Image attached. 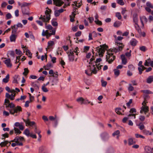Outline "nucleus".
<instances>
[{
  "mask_svg": "<svg viewBox=\"0 0 153 153\" xmlns=\"http://www.w3.org/2000/svg\"><path fill=\"white\" fill-rule=\"evenodd\" d=\"M45 28L48 29L46 30H43L42 34L43 36H46V37L47 39H48L52 35H55L56 33V29H53L52 26L50 25H47L46 23L45 24Z\"/></svg>",
  "mask_w": 153,
  "mask_h": 153,
  "instance_id": "f257e3e1",
  "label": "nucleus"
},
{
  "mask_svg": "<svg viewBox=\"0 0 153 153\" xmlns=\"http://www.w3.org/2000/svg\"><path fill=\"white\" fill-rule=\"evenodd\" d=\"M113 51L111 49L107 51V54L106 55V61L109 64L111 63L115 59V56L113 53Z\"/></svg>",
  "mask_w": 153,
  "mask_h": 153,
  "instance_id": "f03ea898",
  "label": "nucleus"
},
{
  "mask_svg": "<svg viewBox=\"0 0 153 153\" xmlns=\"http://www.w3.org/2000/svg\"><path fill=\"white\" fill-rule=\"evenodd\" d=\"M88 69L85 71V73L88 76H91L92 74H96L97 71L94 65H90L87 67Z\"/></svg>",
  "mask_w": 153,
  "mask_h": 153,
  "instance_id": "7ed1b4c3",
  "label": "nucleus"
},
{
  "mask_svg": "<svg viewBox=\"0 0 153 153\" xmlns=\"http://www.w3.org/2000/svg\"><path fill=\"white\" fill-rule=\"evenodd\" d=\"M115 43V45H117V47L111 49L112 51L115 53L121 51L124 47V45L122 43L118 42L117 40H116Z\"/></svg>",
  "mask_w": 153,
  "mask_h": 153,
  "instance_id": "20e7f679",
  "label": "nucleus"
},
{
  "mask_svg": "<svg viewBox=\"0 0 153 153\" xmlns=\"http://www.w3.org/2000/svg\"><path fill=\"white\" fill-rule=\"evenodd\" d=\"M25 138L23 137L17 136L11 142H15L17 143V145L22 146L23 145L22 142L25 141Z\"/></svg>",
  "mask_w": 153,
  "mask_h": 153,
  "instance_id": "39448f33",
  "label": "nucleus"
},
{
  "mask_svg": "<svg viewBox=\"0 0 153 153\" xmlns=\"http://www.w3.org/2000/svg\"><path fill=\"white\" fill-rule=\"evenodd\" d=\"M108 48L107 45H103L101 48H99L98 51L99 55L100 56L102 57L103 56L105 50L106 49Z\"/></svg>",
  "mask_w": 153,
  "mask_h": 153,
  "instance_id": "423d86ee",
  "label": "nucleus"
},
{
  "mask_svg": "<svg viewBox=\"0 0 153 153\" xmlns=\"http://www.w3.org/2000/svg\"><path fill=\"white\" fill-rule=\"evenodd\" d=\"M10 113L12 114H13L15 113H17L19 112L22 111L21 107L19 106H17L16 107H14L13 109H9Z\"/></svg>",
  "mask_w": 153,
  "mask_h": 153,
  "instance_id": "0eeeda50",
  "label": "nucleus"
},
{
  "mask_svg": "<svg viewBox=\"0 0 153 153\" xmlns=\"http://www.w3.org/2000/svg\"><path fill=\"white\" fill-rule=\"evenodd\" d=\"M4 104L6 108L10 107L12 108L11 109H13L15 107L14 105L12 103H10L9 100L7 99H5V100Z\"/></svg>",
  "mask_w": 153,
  "mask_h": 153,
  "instance_id": "6e6552de",
  "label": "nucleus"
},
{
  "mask_svg": "<svg viewBox=\"0 0 153 153\" xmlns=\"http://www.w3.org/2000/svg\"><path fill=\"white\" fill-rule=\"evenodd\" d=\"M50 19V16L49 15H45L42 16L41 15L39 18V19L42 20L43 22H48Z\"/></svg>",
  "mask_w": 153,
  "mask_h": 153,
  "instance_id": "1a4fd4ad",
  "label": "nucleus"
},
{
  "mask_svg": "<svg viewBox=\"0 0 153 153\" xmlns=\"http://www.w3.org/2000/svg\"><path fill=\"white\" fill-rule=\"evenodd\" d=\"M67 54L68 55L69 60L71 62H73L74 59V53L72 50H70L68 52Z\"/></svg>",
  "mask_w": 153,
  "mask_h": 153,
  "instance_id": "9d476101",
  "label": "nucleus"
},
{
  "mask_svg": "<svg viewBox=\"0 0 153 153\" xmlns=\"http://www.w3.org/2000/svg\"><path fill=\"white\" fill-rule=\"evenodd\" d=\"M149 111V108L147 106H142L141 108L140 113L143 114L144 113L145 114H146Z\"/></svg>",
  "mask_w": 153,
  "mask_h": 153,
  "instance_id": "9b49d317",
  "label": "nucleus"
},
{
  "mask_svg": "<svg viewBox=\"0 0 153 153\" xmlns=\"http://www.w3.org/2000/svg\"><path fill=\"white\" fill-rule=\"evenodd\" d=\"M23 121L25 123L26 126H33L35 125V123L33 121H30L29 119L28 118L27 120H25V119H23Z\"/></svg>",
  "mask_w": 153,
  "mask_h": 153,
  "instance_id": "f8f14e48",
  "label": "nucleus"
},
{
  "mask_svg": "<svg viewBox=\"0 0 153 153\" xmlns=\"http://www.w3.org/2000/svg\"><path fill=\"white\" fill-rule=\"evenodd\" d=\"M53 4L57 6L60 7L64 3L61 0H53Z\"/></svg>",
  "mask_w": 153,
  "mask_h": 153,
  "instance_id": "ddd939ff",
  "label": "nucleus"
},
{
  "mask_svg": "<svg viewBox=\"0 0 153 153\" xmlns=\"http://www.w3.org/2000/svg\"><path fill=\"white\" fill-rule=\"evenodd\" d=\"M14 125L16 127H18L20 130L22 131L24 130V126L23 125V123L19 122H16L14 124Z\"/></svg>",
  "mask_w": 153,
  "mask_h": 153,
  "instance_id": "4468645a",
  "label": "nucleus"
},
{
  "mask_svg": "<svg viewBox=\"0 0 153 153\" xmlns=\"http://www.w3.org/2000/svg\"><path fill=\"white\" fill-rule=\"evenodd\" d=\"M49 119L51 121H55V127H56L57 125L58 121L57 117L56 116H55V117L51 116L49 117Z\"/></svg>",
  "mask_w": 153,
  "mask_h": 153,
  "instance_id": "2eb2a0df",
  "label": "nucleus"
},
{
  "mask_svg": "<svg viewBox=\"0 0 153 153\" xmlns=\"http://www.w3.org/2000/svg\"><path fill=\"white\" fill-rule=\"evenodd\" d=\"M131 116L133 117L134 119H135L136 118V114H129L128 115V117H125L122 120L123 122L124 123H126L128 119L130 118V117Z\"/></svg>",
  "mask_w": 153,
  "mask_h": 153,
  "instance_id": "dca6fc26",
  "label": "nucleus"
},
{
  "mask_svg": "<svg viewBox=\"0 0 153 153\" xmlns=\"http://www.w3.org/2000/svg\"><path fill=\"white\" fill-rule=\"evenodd\" d=\"M6 59L4 61V63L8 67L11 68L12 66V64L11 62V60L9 59Z\"/></svg>",
  "mask_w": 153,
  "mask_h": 153,
  "instance_id": "f3484780",
  "label": "nucleus"
},
{
  "mask_svg": "<svg viewBox=\"0 0 153 153\" xmlns=\"http://www.w3.org/2000/svg\"><path fill=\"white\" fill-rule=\"evenodd\" d=\"M64 10H64L63 9L61 8L59 10H56L54 12L55 16L56 17L59 16L60 13L63 12Z\"/></svg>",
  "mask_w": 153,
  "mask_h": 153,
  "instance_id": "a211bd4d",
  "label": "nucleus"
},
{
  "mask_svg": "<svg viewBox=\"0 0 153 153\" xmlns=\"http://www.w3.org/2000/svg\"><path fill=\"white\" fill-rule=\"evenodd\" d=\"M140 20L143 26H144V23H147V19L145 16H143L140 18Z\"/></svg>",
  "mask_w": 153,
  "mask_h": 153,
  "instance_id": "6ab92c4d",
  "label": "nucleus"
},
{
  "mask_svg": "<svg viewBox=\"0 0 153 153\" xmlns=\"http://www.w3.org/2000/svg\"><path fill=\"white\" fill-rule=\"evenodd\" d=\"M137 41L135 39H132L130 42L131 45L133 46H135L137 45Z\"/></svg>",
  "mask_w": 153,
  "mask_h": 153,
  "instance_id": "aec40b11",
  "label": "nucleus"
},
{
  "mask_svg": "<svg viewBox=\"0 0 153 153\" xmlns=\"http://www.w3.org/2000/svg\"><path fill=\"white\" fill-rule=\"evenodd\" d=\"M16 37L17 35L16 34L12 33L10 37V41L11 42H15Z\"/></svg>",
  "mask_w": 153,
  "mask_h": 153,
  "instance_id": "412c9836",
  "label": "nucleus"
},
{
  "mask_svg": "<svg viewBox=\"0 0 153 153\" xmlns=\"http://www.w3.org/2000/svg\"><path fill=\"white\" fill-rule=\"evenodd\" d=\"M121 58L122 60V64L123 65H126L127 62V59L126 58L125 55L123 54L121 55Z\"/></svg>",
  "mask_w": 153,
  "mask_h": 153,
  "instance_id": "4be33fe9",
  "label": "nucleus"
},
{
  "mask_svg": "<svg viewBox=\"0 0 153 153\" xmlns=\"http://www.w3.org/2000/svg\"><path fill=\"white\" fill-rule=\"evenodd\" d=\"M17 27L16 25H14L13 26H11V28L12 29V33L14 34L16 33L18 29V28Z\"/></svg>",
  "mask_w": 153,
  "mask_h": 153,
  "instance_id": "5701e85b",
  "label": "nucleus"
},
{
  "mask_svg": "<svg viewBox=\"0 0 153 153\" xmlns=\"http://www.w3.org/2000/svg\"><path fill=\"white\" fill-rule=\"evenodd\" d=\"M22 13L24 15H29L30 13L28 11V8H23L22 9Z\"/></svg>",
  "mask_w": 153,
  "mask_h": 153,
  "instance_id": "b1692460",
  "label": "nucleus"
},
{
  "mask_svg": "<svg viewBox=\"0 0 153 153\" xmlns=\"http://www.w3.org/2000/svg\"><path fill=\"white\" fill-rule=\"evenodd\" d=\"M152 82H153V76H149L146 79V82L150 84Z\"/></svg>",
  "mask_w": 153,
  "mask_h": 153,
  "instance_id": "393cba45",
  "label": "nucleus"
},
{
  "mask_svg": "<svg viewBox=\"0 0 153 153\" xmlns=\"http://www.w3.org/2000/svg\"><path fill=\"white\" fill-rule=\"evenodd\" d=\"M11 141L10 142H8V141L6 140V141H4V142H2L1 143H0V146L1 147L4 146H7V144L8 143H9V145H10V144H11Z\"/></svg>",
  "mask_w": 153,
  "mask_h": 153,
  "instance_id": "a878e982",
  "label": "nucleus"
},
{
  "mask_svg": "<svg viewBox=\"0 0 153 153\" xmlns=\"http://www.w3.org/2000/svg\"><path fill=\"white\" fill-rule=\"evenodd\" d=\"M85 101V99L82 97H80L76 99V101L80 103L81 104H84V101Z\"/></svg>",
  "mask_w": 153,
  "mask_h": 153,
  "instance_id": "bb28decb",
  "label": "nucleus"
},
{
  "mask_svg": "<svg viewBox=\"0 0 153 153\" xmlns=\"http://www.w3.org/2000/svg\"><path fill=\"white\" fill-rule=\"evenodd\" d=\"M9 80V75L7 74L5 77L2 80V82L4 83H7Z\"/></svg>",
  "mask_w": 153,
  "mask_h": 153,
  "instance_id": "cd10ccee",
  "label": "nucleus"
},
{
  "mask_svg": "<svg viewBox=\"0 0 153 153\" xmlns=\"http://www.w3.org/2000/svg\"><path fill=\"white\" fill-rule=\"evenodd\" d=\"M25 52H26V54L30 58L32 57V54L31 53L30 51L27 48H26Z\"/></svg>",
  "mask_w": 153,
  "mask_h": 153,
  "instance_id": "c85d7f7f",
  "label": "nucleus"
},
{
  "mask_svg": "<svg viewBox=\"0 0 153 153\" xmlns=\"http://www.w3.org/2000/svg\"><path fill=\"white\" fill-rule=\"evenodd\" d=\"M51 12V9H49L48 7L46 8V10L45 11V15H49L50 16V13Z\"/></svg>",
  "mask_w": 153,
  "mask_h": 153,
  "instance_id": "c756f323",
  "label": "nucleus"
},
{
  "mask_svg": "<svg viewBox=\"0 0 153 153\" xmlns=\"http://www.w3.org/2000/svg\"><path fill=\"white\" fill-rule=\"evenodd\" d=\"M59 81V79L57 78L54 79L52 80V84L51 85L53 86L54 85H57Z\"/></svg>",
  "mask_w": 153,
  "mask_h": 153,
  "instance_id": "7c9ffc66",
  "label": "nucleus"
},
{
  "mask_svg": "<svg viewBox=\"0 0 153 153\" xmlns=\"http://www.w3.org/2000/svg\"><path fill=\"white\" fill-rule=\"evenodd\" d=\"M30 4V3H27L26 2H24L21 5V9L23 8H25V7H27Z\"/></svg>",
  "mask_w": 153,
  "mask_h": 153,
  "instance_id": "2f4dec72",
  "label": "nucleus"
},
{
  "mask_svg": "<svg viewBox=\"0 0 153 153\" xmlns=\"http://www.w3.org/2000/svg\"><path fill=\"white\" fill-rule=\"evenodd\" d=\"M121 109L120 108H117L115 109V111L118 114L123 115L124 114H123L121 112Z\"/></svg>",
  "mask_w": 153,
  "mask_h": 153,
  "instance_id": "473e14b6",
  "label": "nucleus"
},
{
  "mask_svg": "<svg viewBox=\"0 0 153 153\" xmlns=\"http://www.w3.org/2000/svg\"><path fill=\"white\" fill-rule=\"evenodd\" d=\"M135 142L134 141L132 138H129L128 140V144L129 145H131L135 143Z\"/></svg>",
  "mask_w": 153,
  "mask_h": 153,
  "instance_id": "72a5a7b5",
  "label": "nucleus"
},
{
  "mask_svg": "<svg viewBox=\"0 0 153 153\" xmlns=\"http://www.w3.org/2000/svg\"><path fill=\"white\" fill-rule=\"evenodd\" d=\"M54 42L53 41H50L48 42V48H50L51 46L54 45Z\"/></svg>",
  "mask_w": 153,
  "mask_h": 153,
  "instance_id": "f704fd0d",
  "label": "nucleus"
},
{
  "mask_svg": "<svg viewBox=\"0 0 153 153\" xmlns=\"http://www.w3.org/2000/svg\"><path fill=\"white\" fill-rule=\"evenodd\" d=\"M24 134L27 136H30V131L27 129H26L24 130Z\"/></svg>",
  "mask_w": 153,
  "mask_h": 153,
  "instance_id": "c9c22d12",
  "label": "nucleus"
},
{
  "mask_svg": "<svg viewBox=\"0 0 153 153\" xmlns=\"http://www.w3.org/2000/svg\"><path fill=\"white\" fill-rule=\"evenodd\" d=\"M144 150L147 153H149L151 152V148L149 146H146L144 148Z\"/></svg>",
  "mask_w": 153,
  "mask_h": 153,
  "instance_id": "e433bc0d",
  "label": "nucleus"
},
{
  "mask_svg": "<svg viewBox=\"0 0 153 153\" xmlns=\"http://www.w3.org/2000/svg\"><path fill=\"white\" fill-rule=\"evenodd\" d=\"M59 62L60 63L62 67L63 68H64L63 66L65 65V62H64V61L63 60L62 58H60L59 59Z\"/></svg>",
  "mask_w": 153,
  "mask_h": 153,
  "instance_id": "4c0bfd02",
  "label": "nucleus"
},
{
  "mask_svg": "<svg viewBox=\"0 0 153 153\" xmlns=\"http://www.w3.org/2000/svg\"><path fill=\"white\" fill-rule=\"evenodd\" d=\"M133 21L135 23V25H137L138 22L137 16L136 15L133 16Z\"/></svg>",
  "mask_w": 153,
  "mask_h": 153,
  "instance_id": "58836bf2",
  "label": "nucleus"
},
{
  "mask_svg": "<svg viewBox=\"0 0 153 153\" xmlns=\"http://www.w3.org/2000/svg\"><path fill=\"white\" fill-rule=\"evenodd\" d=\"M143 133L145 134L146 135H151L152 134V132L146 130H145L143 131Z\"/></svg>",
  "mask_w": 153,
  "mask_h": 153,
  "instance_id": "ea45409f",
  "label": "nucleus"
},
{
  "mask_svg": "<svg viewBox=\"0 0 153 153\" xmlns=\"http://www.w3.org/2000/svg\"><path fill=\"white\" fill-rule=\"evenodd\" d=\"M114 74L117 76H118L120 74V71L117 69L114 70Z\"/></svg>",
  "mask_w": 153,
  "mask_h": 153,
  "instance_id": "a19ab883",
  "label": "nucleus"
},
{
  "mask_svg": "<svg viewBox=\"0 0 153 153\" xmlns=\"http://www.w3.org/2000/svg\"><path fill=\"white\" fill-rule=\"evenodd\" d=\"M129 87L128 88V91H132L134 89V88L132 86V85L131 84H129L128 85Z\"/></svg>",
  "mask_w": 153,
  "mask_h": 153,
  "instance_id": "79ce46f5",
  "label": "nucleus"
},
{
  "mask_svg": "<svg viewBox=\"0 0 153 153\" xmlns=\"http://www.w3.org/2000/svg\"><path fill=\"white\" fill-rule=\"evenodd\" d=\"M14 129L16 133L20 134L22 133L21 131L20 130L17 128L14 127Z\"/></svg>",
  "mask_w": 153,
  "mask_h": 153,
  "instance_id": "37998d69",
  "label": "nucleus"
},
{
  "mask_svg": "<svg viewBox=\"0 0 153 153\" xmlns=\"http://www.w3.org/2000/svg\"><path fill=\"white\" fill-rule=\"evenodd\" d=\"M135 27L136 30L139 33H141V30L140 27L138 25V24H137V25H136L135 26Z\"/></svg>",
  "mask_w": 153,
  "mask_h": 153,
  "instance_id": "c03bdc74",
  "label": "nucleus"
},
{
  "mask_svg": "<svg viewBox=\"0 0 153 153\" xmlns=\"http://www.w3.org/2000/svg\"><path fill=\"white\" fill-rule=\"evenodd\" d=\"M146 6L149 8H153V4H152L150 2H148L146 3Z\"/></svg>",
  "mask_w": 153,
  "mask_h": 153,
  "instance_id": "a18cd8bd",
  "label": "nucleus"
},
{
  "mask_svg": "<svg viewBox=\"0 0 153 153\" xmlns=\"http://www.w3.org/2000/svg\"><path fill=\"white\" fill-rule=\"evenodd\" d=\"M85 100V101L84 102V104H86L90 103V104H91V105H94V104L92 102H91L90 101H89L88 100L86 99V100Z\"/></svg>",
  "mask_w": 153,
  "mask_h": 153,
  "instance_id": "49530a36",
  "label": "nucleus"
},
{
  "mask_svg": "<svg viewBox=\"0 0 153 153\" xmlns=\"http://www.w3.org/2000/svg\"><path fill=\"white\" fill-rule=\"evenodd\" d=\"M75 14H71V15H70V21L71 22H73L74 21V18L75 17Z\"/></svg>",
  "mask_w": 153,
  "mask_h": 153,
  "instance_id": "de8ad7c7",
  "label": "nucleus"
},
{
  "mask_svg": "<svg viewBox=\"0 0 153 153\" xmlns=\"http://www.w3.org/2000/svg\"><path fill=\"white\" fill-rule=\"evenodd\" d=\"M42 89L43 91L44 92H47L48 91V90L45 85H42Z\"/></svg>",
  "mask_w": 153,
  "mask_h": 153,
  "instance_id": "09e8293b",
  "label": "nucleus"
},
{
  "mask_svg": "<svg viewBox=\"0 0 153 153\" xmlns=\"http://www.w3.org/2000/svg\"><path fill=\"white\" fill-rule=\"evenodd\" d=\"M50 56L51 59V61L53 62V63H56V58L54 57H52L51 55H50Z\"/></svg>",
  "mask_w": 153,
  "mask_h": 153,
  "instance_id": "8fccbe9b",
  "label": "nucleus"
},
{
  "mask_svg": "<svg viewBox=\"0 0 153 153\" xmlns=\"http://www.w3.org/2000/svg\"><path fill=\"white\" fill-rule=\"evenodd\" d=\"M117 2L121 5H123L124 4V2L123 0H117Z\"/></svg>",
  "mask_w": 153,
  "mask_h": 153,
  "instance_id": "3c124183",
  "label": "nucleus"
},
{
  "mask_svg": "<svg viewBox=\"0 0 153 153\" xmlns=\"http://www.w3.org/2000/svg\"><path fill=\"white\" fill-rule=\"evenodd\" d=\"M29 70L27 68H25L24 69V71L23 73V74L25 76H26L29 73Z\"/></svg>",
  "mask_w": 153,
  "mask_h": 153,
  "instance_id": "603ef678",
  "label": "nucleus"
},
{
  "mask_svg": "<svg viewBox=\"0 0 153 153\" xmlns=\"http://www.w3.org/2000/svg\"><path fill=\"white\" fill-rule=\"evenodd\" d=\"M12 17V15L10 13H8L6 15V17L7 19H10Z\"/></svg>",
  "mask_w": 153,
  "mask_h": 153,
  "instance_id": "864d4df0",
  "label": "nucleus"
},
{
  "mask_svg": "<svg viewBox=\"0 0 153 153\" xmlns=\"http://www.w3.org/2000/svg\"><path fill=\"white\" fill-rule=\"evenodd\" d=\"M120 134V131L119 130H117L114 131L112 134V135L114 136L115 135H118Z\"/></svg>",
  "mask_w": 153,
  "mask_h": 153,
  "instance_id": "5fc2aeb1",
  "label": "nucleus"
},
{
  "mask_svg": "<svg viewBox=\"0 0 153 153\" xmlns=\"http://www.w3.org/2000/svg\"><path fill=\"white\" fill-rule=\"evenodd\" d=\"M51 24L53 26L55 27L57 26L58 25L57 22L54 21H51Z\"/></svg>",
  "mask_w": 153,
  "mask_h": 153,
  "instance_id": "6e6d98bb",
  "label": "nucleus"
},
{
  "mask_svg": "<svg viewBox=\"0 0 153 153\" xmlns=\"http://www.w3.org/2000/svg\"><path fill=\"white\" fill-rule=\"evenodd\" d=\"M135 136L136 137L138 138H141L143 139L145 138V137L139 134H135Z\"/></svg>",
  "mask_w": 153,
  "mask_h": 153,
  "instance_id": "4d7b16f0",
  "label": "nucleus"
},
{
  "mask_svg": "<svg viewBox=\"0 0 153 153\" xmlns=\"http://www.w3.org/2000/svg\"><path fill=\"white\" fill-rule=\"evenodd\" d=\"M89 46H85L83 49V52H87L89 50Z\"/></svg>",
  "mask_w": 153,
  "mask_h": 153,
  "instance_id": "13d9d810",
  "label": "nucleus"
},
{
  "mask_svg": "<svg viewBox=\"0 0 153 153\" xmlns=\"http://www.w3.org/2000/svg\"><path fill=\"white\" fill-rule=\"evenodd\" d=\"M16 53L18 55H21L22 54V52L21 51L19 50H17V49L16 50Z\"/></svg>",
  "mask_w": 153,
  "mask_h": 153,
  "instance_id": "bf43d9fd",
  "label": "nucleus"
},
{
  "mask_svg": "<svg viewBox=\"0 0 153 153\" xmlns=\"http://www.w3.org/2000/svg\"><path fill=\"white\" fill-rule=\"evenodd\" d=\"M116 16L117 17L118 19H121V16L119 13H117L116 14Z\"/></svg>",
  "mask_w": 153,
  "mask_h": 153,
  "instance_id": "052dcab7",
  "label": "nucleus"
},
{
  "mask_svg": "<svg viewBox=\"0 0 153 153\" xmlns=\"http://www.w3.org/2000/svg\"><path fill=\"white\" fill-rule=\"evenodd\" d=\"M129 112L130 113V114H133L132 113L134 112H136V110L135 108H132L130 109Z\"/></svg>",
  "mask_w": 153,
  "mask_h": 153,
  "instance_id": "680f3d73",
  "label": "nucleus"
},
{
  "mask_svg": "<svg viewBox=\"0 0 153 153\" xmlns=\"http://www.w3.org/2000/svg\"><path fill=\"white\" fill-rule=\"evenodd\" d=\"M139 71V74H142V71H144L143 68L141 67H139L138 68Z\"/></svg>",
  "mask_w": 153,
  "mask_h": 153,
  "instance_id": "e2e57ef3",
  "label": "nucleus"
},
{
  "mask_svg": "<svg viewBox=\"0 0 153 153\" xmlns=\"http://www.w3.org/2000/svg\"><path fill=\"white\" fill-rule=\"evenodd\" d=\"M30 102V101H26L25 105V106L26 107H27L29 106V104Z\"/></svg>",
  "mask_w": 153,
  "mask_h": 153,
  "instance_id": "0e129e2a",
  "label": "nucleus"
},
{
  "mask_svg": "<svg viewBox=\"0 0 153 153\" xmlns=\"http://www.w3.org/2000/svg\"><path fill=\"white\" fill-rule=\"evenodd\" d=\"M139 118L140 120L142 121H144L145 119V117L142 115L140 116Z\"/></svg>",
  "mask_w": 153,
  "mask_h": 153,
  "instance_id": "69168bd1",
  "label": "nucleus"
},
{
  "mask_svg": "<svg viewBox=\"0 0 153 153\" xmlns=\"http://www.w3.org/2000/svg\"><path fill=\"white\" fill-rule=\"evenodd\" d=\"M95 22L97 24L99 25H102V22L101 21H99V20H95Z\"/></svg>",
  "mask_w": 153,
  "mask_h": 153,
  "instance_id": "338daca9",
  "label": "nucleus"
},
{
  "mask_svg": "<svg viewBox=\"0 0 153 153\" xmlns=\"http://www.w3.org/2000/svg\"><path fill=\"white\" fill-rule=\"evenodd\" d=\"M44 148L43 146L40 147L39 148V153H45L44 152H42L43 150H44Z\"/></svg>",
  "mask_w": 153,
  "mask_h": 153,
  "instance_id": "774afa93",
  "label": "nucleus"
}]
</instances>
